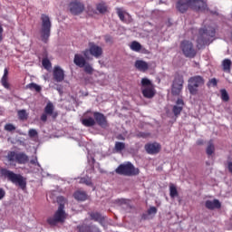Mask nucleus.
<instances>
[{
  "mask_svg": "<svg viewBox=\"0 0 232 232\" xmlns=\"http://www.w3.org/2000/svg\"><path fill=\"white\" fill-rule=\"evenodd\" d=\"M1 175L5 177L9 182L14 184V186H18L21 189H26V178L23 177V175L15 174L14 171L6 169H1Z\"/></svg>",
  "mask_w": 232,
  "mask_h": 232,
  "instance_id": "nucleus-1",
  "label": "nucleus"
},
{
  "mask_svg": "<svg viewBox=\"0 0 232 232\" xmlns=\"http://www.w3.org/2000/svg\"><path fill=\"white\" fill-rule=\"evenodd\" d=\"M215 35V27L208 25L198 30V35L196 38L198 46H204L211 43V38Z\"/></svg>",
  "mask_w": 232,
  "mask_h": 232,
  "instance_id": "nucleus-2",
  "label": "nucleus"
},
{
  "mask_svg": "<svg viewBox=\"0 0 232 232\" xmlns=\"http://www.w3.org/2000/svg\"><path fill=\"white\" fill-rule=\"evenodd\" d=\"M6 161L9 166H17V164H26L29 160L28 155L24 152H17L11 150L5 156Z\"/></svg>",
  "mask_w": 232,
  "mask_h": 232,
  "instance_id": "nucleus-3",
  "label": "nucleus"
},
{
  "mask_svg": "<svg viewBox=\"0 0 232 232\" xmlns=\"http://www.w3.org/2000/svg\"><path fill=\"white\" fill-rule=\"evenodd\" d=\"M188 82V90L190 95H197L198 93V89L202 88L206 83V80L200 75H195L190 77Z\"/></svg>",
  "mask_w": 232,
  "mask_h": 232,
  "instance_id": "nucleus-4",
  "label": "nucleus"
},
{
  "mask_svg": "<svg viewBox=\"0 0 232 232\" xmlns=\"http://www.w3.org/2000/svg\"><path fill=\"white\" fill-rule=\"evenodd\" d=\"M66 220V212L64 211V203H60L58 209L53 217L47 219V223L52 227L57 226V224H63Z\"/></svg>",
  "mask_w": 232,
  "mask_h": 232,
  "instance_id": "nucleus-5",
  "label": "nucleus"
},
{
  "mask_svg": "<svg viewBox=\"0 0 232 232\" xmlns=\"http://www.w3.org/2000/svg\"><path fill=\"white\" fill-rule=\"evenodd\" d=\"M41 21V40L43 41V43H48V39H50V32L52 30V21H50V17L46 14H42Z\"/></svg>",
  "mask_w": 232,
  "mask_h": 232,
  "instance_id": "nucleus-6",
  "label": "nucleus"
},
{
  "mask_svg": "<svg viewBox=\"0 0 232 232\" xmlns=\"http://www.w3.org/2000/svg\"><path fill=\"white\" fill-rule=\"evenodd\" d=\"M115 171L118 175H124L125 177L139 175V169L135 168L131 162L121 164Z\"/></svg>",
  "mask_w": 232,
  "mask_h": 232,
  "instance_id": "nucleus-7",
  "label": "nucleus"
},
{
  "mask_svg": "<svg viewBox=\"0 0 232 232\" xmlns=\"http://www.w3.org/2000/svg\"><path fill=\"white\" fill-rule=\"evenodd\" d=\"M180 48L185 57L193 59V57L197 55V51L195 50V47H193V44L189 41L185 40L181 42Z\"/></svg>",
  "mask_w": 232,
  "mask_h": 232,
  "instance_id": "nucleus-8",
  "label": "nucleus"
},
{
  "mask_svg": "<svg viewBox=\"0 0 232 232\" xmlns=\"http://www.w3.org/2000/svg\"><path fill=\"white\" fill-rule=\"evenodd\" d=\"M182 88H184V77L182 75H176L171 88L172 95H180Z\"/></svg>",
  "mask_w": 232,
  "mask_h": 232,
  "instance_id": "nucleus-9",
  "label": "nucleus"
},
{
  "mask_svg": "<svg viewBox=\"0 0 232 232\" xmlns=\"http://www.w3.org/2000/svg\"><path fill=\"white\" fill-rule=\"evenodd\" d=\"M69 11L72 15H79L84 12V4L79 0H72L69 4Z\"/></svg>",
  "mask_w": 232,
  "mask_h": 232,
  "instance_id": "nucleus-10",
  "label": "nucleus"
},
{
  "mask_svg": "<svg viewBox=\"0 0 232 232\" xmlns=\"http://www.w3.org/2000/svg\"><path fill=\"white\" fill-rule=\"evenodd\" d=\"M193 3H195V1L189 2V0H179L177 2L176 8L179 10V12L184 14V12H188V10H189L190 6L195 8Z\"/></svg>",
  "mask_w": 232,
  "mask_h": 232,
  "instance_id": "nucleus-11",
  "label": "nucleus"
},
{
  "mask_svg": "<svg viewBox=\"0 0 232 232\" xmlns=\"http://www.w3.org/2000/svg\"><path fill=\"white\" fill-rule=\"evenodd\" d=\"M89 52L92 57H95V59H100V57H102V47L95 44V43H89Z\"/></svg>",
  "mask_w": 232,
  "mask_h": 232,
  "instance_id": "nucleus-12",
  "label": "nucleus"
},
{
  "mask_svg": "<svg viewBox=\"0 0 232 232\" xmlns=\"http://www.w3.org/2000/svg\"><path fill=\"white\" fill-rule=\"evenodd\" d=\"M93 117L98 126H101V128H108V120L104 114L95 111L93 112Z\"/></svg>",
  "mask_w": 232,
  "mask_h": 232,
  "instance_id": "nucleus-13",
  "label": "nucleus"
},
{
  "mask_svg": "<svg viewBox=\"0 0 232 232\" xmlns=\"http://www.w3.org/2000/svg\"><path fill=\"white\" fill-rule=\"evenodd\" d=\"M191 1H194V7L190 6L191 10H195L196 12H205V10H208V4L204 0H189V3Z\"/></svg>",
  "mask_w": 232,
  "mask_h": 232,
  "instance_id": "nucleus-14",
  "label": "nucleus"
},
{
  "mask_svg": "<svg viewBox=\"0 0 232 232\" xmlns=\"http://www.w3.org/2000/svg\"><path fill=\"white\" fill-rule=\"evenodd\" d=\"M53 75L56 82H63L64 81V71L61 66H55L53 68Z\"/></svg>",
  "mask_w": 232,
  "mask_h": 232,
  "instance_id": "nucleus-15",
  "label": "nucleus"
},
{
  "mask_svg": "<svg viewBox=\"0 0 232 232\" xmlns=\"http://www.w3.org/2000/svg\"><path fill=\"white\" fill-rule=\"evenodd\" d=\"M145 150L149 155H157L160 151V144L157 142L147 144L145 145Z\"/></svg>",
  "mask_w": 232,
  "mask_h": 232,
  "instance_id": "nucleus-16",
  "label": "nucleus"
},
{
  "mask_svg": "<svg viewBox=\"0 0 232 232\" xmlns=\"http://www.w3.org/2000/svg\"><path fill=\"white\" fill-rule=\"evenodd\" d=\"M130 50H132V52H136L138 53L140 52H141V53H148V50H146V48L142 47L140 43H139L137 41H133L130 44Z\"/></svg>",
  "mask_w": 232,
  "mask_h": 232,
  "instance_id": "nucleus-17",
  "label": "nucleus"
},
{
  "mask_svg": "<svg viewBox=\"0 0 232 232\" xmlns=\"http://www.w3.org/2000/svg\"><path fill=\"white\" fill-rule=\"evenodd\" d=\"M134 66L136 70H139V72H148L150 69V64L142 60H137Z\"/></svg>",
  "mask_w": 232,
  "mask_h": 232,
  "instance_id": "nucleus-18",
  "label": "nucleus"
},
{
  "mask_svg": "<svg viewBox=\"0 0 232 232\" xmlns=\"http://www.w3.org/2000/svg\"><path fill=\"white\" fill-rule=\"evenodd\" d=\"M205 206L208 209H220L221 204L218 199L207 200Z\"/></svg>",
  "mask_w": 232,
  "mask_h": 232,
  "instance_id": "nucleus-19",
  "label": "nucleus"
},
{
  "mask_svg": "<svg viewBox=\"0 0 232 232\" xmlns=\"http://www.w3.org/2000/svg\"><path fill=\"white\" fill-rule=\"evenodd\" d=\"M73 63L76 64V66H79V68H84L86 64V59L82 57V54H75Z\"/></svg>",
  "mask_w": 232,
  "mask_h": 232,
  "instance_id": "nucleus-20",
  "label": "nucleus"
},
{
  "mask_svg": "<svg viewBox=\"0 0 232 232\" xmlns=\"http://www.w3.org/2000/svg\"><path fill=\"white\" fill-rule=\"evenodd\" d=\"M1 84L5 90H10V83L8 82V68H5L4 75L1 78Z\"/></svg>",
  "mask_w": 232,
  "mask_h": 232,
  "instance_id": "nucleus-21",
  "label": "nucleus"
},
{
  "mask_svg": "<svg viewBox=\"0 0 232 232\" xmlns=\"http://www.w3.org/2000/svg\"><path fill=\"white\" fill-rule=\"evenodd\" d=\"M141 90L143 96L146 97V99H153V97H155V90L153 87H146Z\"/></svg>",
  "mask_w": 232,
  "mask_h": 232,
  "instance_id": "nucleus-22",
  "label": "nucleus"
},
{
  "mask_svg": "<svg viewBox=\"0 0 232 232\" xmlns=\"http://www.w3.org/2000/svg\"><path fill=\"white\" fill-rule=\"evenodd\" d=\"M82 124L86 128H92L95 126V119L93 117H87L82 120Z\"/></svg>",
  "mask_w": 232,
  "mask_h": 232,
  "instance_id": "nucleus-23",
  "label": "nucleus"
},
{
  "mask_svg": "<svg viewBox=\"0 0 232 232\" xmlns=\"http://www.w3.org/2000/svg\"><path fill=\"white\" fill-rule=\"evenodd\" d=\"M73 197L76 200H79L80 202H84V200H86V198H88V196L86 195V192L84 191H76L73 194Z\"/></svg>",
  "mask_w": 232,
  "mask_h": 232,
  "instance_id": "nucleus-24",
  "label": "nucleus"
},
{
  "mask_svg": "<svg viewBox=\"0 0 232 232\" xmlns=\"http://www.w3.org/2000/svg\"><path fill=\"white\" fill-rule=\"evenodd\" d=\"M79 232H101L97 227H86L81 226L78 227Z\"/></svg>",
  "mask_w": 232,
  "mask_h": 232,
  "instance_id": "nucleus-25",
  "label": "nucleus"
},
{
  "mask_svg": "<svg viewBox=\"0 0 232 232\" xmlns=\"http://www.w3.org/2000/svg\"><path fill=\"white\" fill-rule=\"evenodd\" d=\"M113 150L116 153H121L123 150H126V143L122 141H116Z\"/></svg>",
  "mask_w": 232,
  "mask_h": 232,
  "instance_id": "nucleus-26",
  "label": "nucleus"
},
{
  "mask_svg": "<svg viewBox=\"0 0 232 232\" xmlns=\"http://www.w3.org/2000/svg\"><path fill=\"white\" fill-rule=\"evenodd\" d=\"M169 197L170 198H176V197H179V190H177V186L173 183L169 184Z\"/></svg>",
  "mask_w": 232,
  "mask_h": 232,
  "instance_id": "nucleus-27",
  "label": "nucleus"
},
{
  "mask_svg": "<svg viewBox=\"0 0 232 232\" xmlns=\"http://www.w3.org/2000/svg\"><path fill=\"white\" fill-rule=\"evenodd\" d=\"M222 66H223V72H226L227 73H229L231 72V60L225 59L222 62Z\"/></svg>",
  "mask_w": 232,
  "mask_h": 232,
  "instance_id": "nucleus-28",
  "label": "nucleus"
},
{
  "mask_svg": "<svg viewBox=\"0 0 232 232\" xmlns=\"http://www.w3.org/2000/svg\"><path fill=\"white\" fill-rule=\"evenodd\" d=\"M206 153L208 157H211L213 153H215V144H213V140H209L206 149Z\"/></svg>",
  "mask_w": 232,
  "mask_h": 232,
  "instance_id": "nucleus-29",
  "label": "nucleus"
},
{
  "mask_svg": "<svg viewBox=\"0 0 232 232\" xmlns=\"http://www.w3.org/2000/svg\"><path fill=\"white\" fill-rule=\"evenodd\" d=\"M54 110L55 107L53 106V103H52V102H48L44 108V113H46L47 115H53Z\"/></svg>",
  "mask_w": 232,
  "mask_h": 232,
  "instance_id": "nucleus-30",
  "label": "nucleus"
},
{
  "mask_svg": "<svg viewBox=\"0 0 232 232\" xmlns=\"http://www.w3.org/2000/svg\"><path fill=\"white\" fill-rule=\"evenodd\" d=\"M96 10L99 14H106V12H108V7L106 6V4H98L96 5Z\"/></svg>",
  "mask_w": 232,
  "mask_h": 232,
  "instance_id": "nucleus-31",
  "label": "nucleus"
},
{
  "mask_svg": "<svg viewBox=\"0 0 232 232\" xmlns=\"http://www.w3.org/2000/svg\"><path fill=\"white\" fill-rule=\"evenodd\" d=\"M80 184H85L86 186H92L93 183H92V178L90 177H84L80 179Z\"/></svg>",
  "mask_w": 232,
  "mask_h": 232,
  "instance_id": "nucleus-32",
  "label": "nucleus"
},
{
  "mask_svg": "<svg viewBox=\"0 0 232 232\" xmlns=\"http://www.w3.org/2000/svg\"><path fill=\"white\" fill-rule=\"evenodd\" d=\"M141 85H142V88H151V87H153V85L151 84V81H150V79H148V78H143L141 80Z\"/></svg>",
  "mask_w": 232,
  "mask_h": 232,
  "instance_id": "nucleus-33",
  "label": "nucleus"
},
{
  "mask_svg": "<svg viewBox=\"0 0 232 232\" xmlns=\"http://www.w3.org/2000/svg\"><path fill=\"white\" fill-rule=\"evenodd\" d=\"M26 88H28L29 90H34V92H41L42 88L41 85H38L37 83H29Z\"/></svg>",
  "mask_w": 232,
  "mask_h": 232,
  "instance_id": "nucleus-34",
  "label": "nucleus"
},
{
  "mask_svg": "<svg viewBox=\"0 0 232 232\" xmlns=\"http://www.w3.org/2000/svg\"><path fill=\"white\" fill-rule=\"evenodd\" d=\"M18 118L20 121H26L28 119V113H26L25 110L18 111Z\"/></svg>",
  "mask_w": 232,
  "mask_h": 232,
  "instance_id": "nucleus-35",
  "label": "nucleus"
},
{
  "mask_svg": "<svg viewBox=\"0 0 232 232\" xmlns=\"http://www.w3.org/2000/svg\"><path fill=\"white\" fill-rule=\"evenodd\" d=\"M220 93L222 101H224V102H227V101H229V94L227 93V91H226V89H223L220 91Z\"/></svg>",
  "mask_w": 232,
  "mask_h": 232,
  "instance_id": "nucleus-36",
  "label": "nucleus"
},
{
  "mask_svg": "<svg viewBox=\"0 0 232 232\" xmlns=\"http://www.w3.org/2000/svg\"><path fill=\"white\" fill-rule=\"evenodd\" d=\"M42 64L44 68H45V70H50V68H52V63L50 62V60H48V58H44L42 61Z\"/></svg>",
  "mask_w": 232,
  "mask_h": 232,
  "instance_id": "nucleus-37",
  "label": "nucleus"
},
{
  "mask_svg": "<svg viewBox=\"0 0 232 232\" xmlns=\"http://www.w3.org/2000/svg\"><path fill=\"white\" fill-rule=\"evenodd\" d=\"M91 218L92 220H95L96 222H99V220H102V217L99 214V212L92 213Z\"/></svg>",
  "mask_w": 232,
  "mask_h": 232,
  "instance_id": "nucleus-38",
  "label": "nucleus"
},
{
  "mask_svg": "<svg viewBox=\"0 0 232 232\" xmlns=\"http://www.w3.org/2000/svg\"><path fill=\"white\" fill-rule=\"evenodd\" d=\"M116 13L117 15L119 16V18L121 19V21H125L124 20V11H122V9L121 7H117L116 8Z\"/></svg>",
  "mask_w": 232,
  "mask_h": 232,
  "instance_id": "nucleus-39",
  "label": "nucleus"
},
{
  "mask_svg": "<svg viewBox=\"0 0 232 232\" xmlns=\"http://www.w3.org/2000/svg\"><path fill=\"white\" fill-rule=\"evenodd\" d=\"M85 73H89V75H92L93 73V67L90 65V63H85V66H83Z\"/></svg>",
  "mask_w": 232,
  "mask_h": 232,
  "instance_id": "nucleus-40",
  "label": "nucleus"
},
{
  "mask_svg": "<svg viewBox=\"0 0 232 232\" xmlns=\"http://www.w3.org/2000/svg\"><path fill=\"white\" fill-rule=\"evenodd\" d=\"M182 106H179V105H175L174 107H173V113H174V115H180V112L182 111Z\"/></svg>",
  "mask_w": 232,
  "mask_h": 232,
  "instance_id": "nucleus-41",
  "label": "nucleus"
},
{
  "mask_svg": "<svg viewBox=\"0 0 232 232\" xmlns=\"http://www.w3.org/2000/svg\"><path fill=\"white\" fill-rule=\"evenodd\" d=\"M5 131H15V126L12 123H7L5 125Z\"/></svg>",
  "mask_w": 232,
  "mask_h": 232,
  "instance_id": "nucleus-42",
  "label": "nucleus"
},
{
  "mask_svg": "<svg viewBox=\"0 0 232 232\" xmlns=\"http://www.w3.org/2000/svg\"><path fill=\"white\" fill-rule=\"evenodd\" d=\"M87 159H88V162L91 165L92 169H93V164H95V159L92 158V155H90V153L87 155Z\"/></svg>",
  "mask_w": 232,
  "mask_h": 232,
  "instance_id": "nucleus-43",
  "label": "nucleus"
},
{
  "mask_svg": "<svg viewBox=\"0 0 232 232\" xmlns=\"http://www.w3.org/2000/svg\"><path fill=\"white\" fill-rule=\"evenodd\" d=\"M218 83V82L217 81V78H212L208 81V82L207 83V86H217V84Z\"/></svg>",
  "mask_w": 232,
  "mask_h": 232,
  "instance_id": "nucleus-44",
  "label": "nucleus"
},
{
  "mask_svg": "<svg viewBox=\"0 0 232 232\" xmlns=\"http://www.w3.org/2000/svg\"><path fill=\"white\" fill-rule=\"evenodd\" d=\"M104 41L105 43H107L108 44H113V37H111V35L110 34H106L104 36Z\"/></svg>",
  "mask_w": 232,
  "mask_h": 232,
  "instance_id": "nucleus-45",
  "label": "nucleus"
},
{
  "mask_svg": "<svg viewBox=\"0 0 232 232\" xmlns=\"http://www.w3.org/2000/svg\"><path fill=\"white\" fill-rule=\"evenodd\" d=\"M28 135L31 139H34V137H37V130L35 129H31L28 131Z\"/></svg>",
  "mask_w": 232,
  "mask_h": 232,
  "instance_id": "nucleus-46",
  "label": "nucleus"
},
{
  "mask_svg": "<svg viewBox=\"0 0 232 232\" xmlns=\"http://www.w3.org/2000/svg\"><path fill=\"white\" fill-rule=\"evenodd\" d=\"M148 215H157V208L155 207H150L148 211Z\"/></svg>",
  "mask_w": 232,
  "mask_h": 232,
  "instance_id": "nucleus-47",
  "label": "nucleus"
},
{
  "mask_svg": "<svg viewBox=\"0 0 232 232\" xmlns=\"http://www.w3.org/2000/svg\"><path fill=\"white\" fill-rule=\"evenodd\" d=\"M119 204H121V206H130V200L128 199H118Z\"/></svg>",
  "mask_w": 232,
  "mask_h": 232,
  "instance_id": "nucleus-48",
  "label": "nucleus"
},
{
  "mask_svg": "<svg viewBox=\"0 0 232 232\" xmlns=\"http://www.w3.org/2000/svg\"><path fill=\"white\" fill-rule=\"evenodd\" d=\"M6 195V191H5V188H0V200H3Z\"/></svg>",
  "mask_w": 232,
  "mask_h": 232,
  "instance_id": "nucleus-49",
  "label": "nucleus"
},
{
  "mask_svg": "<svg viewBox=\"0 0 232 232\" xmlns=\"http://www.w3.org/2000/svg\"><path fill=\"white\" fill-rule=\"evenodd\" d=\"M176 104V106H181V108H184V101L182 99H178Z\"/></svg>",
  "mask_w": 232,
  "mask_h": 232,
  "instance_id": "nucleus-50",
  "label": "nucleus"
},
{
  "mask_svg": "<svg viewBox=\"0 0 232 232\" xmlns=\"http://www.w3.org/2000/svg\"><path fill=\"white\" fill-rule=\"evenodd\" d=\"M41 121H43V122H46V121H48V114H46V112L42 114Z\"/></svg>",
  "mask_w": 232,
  "mask_h": 232,
  "instance_id": "nucleus-51",
  "label": "nucleus"
},
{
  "mask_svg": "<svg viewBox=\"0 0 232 232\" xmlns=\"http://www.w3.org/2000/svg\"><path fill=\"white\" fill-rule=\"evenodd\" d=\"M30 163L31 164H37V166H40L39 162L37 161L36 156L33 160H31Z\"/></svg>",
  "mask_w": 232,
  "mask_h": 232,
  "instance_id": "nucleus-52",
  "label": "nucleus"
},
{
  "mask_svg": "<svg viewBox=\"0 0 232 232\" xmlns=\"http://www.w3.org/2000/svg\"><path fill=\"white\" fill-rule=\"evenodd\" d=\"M89 54H90V49H86L85 51H83L84 57H88Z\"/></svg>",
  "mask_w": 232,
  "mask_h": 232,
  "instance_id": "nucleus-53",
  "label": "nucleus"
},
{
  "mask_svg": "<svg viewBox=\"0 0 232 232\" xmlns=\"http://www.w3.org/2000/svg\"><path fill=\"white\" fill-rule=\"evenodd\" d=\"M0 41H3V26L0 25Z\"/></svg>",
  "mask_w": 232,
  "mask_h": 232,
  "instance_id": "nucleus-54",
  "label": "nucleus"
},
{
  "mask_svg": "<svg viewBox=\"0 0 232 232\" xmlns=\"http://www.w3.org/2000/svg\"><path fill=\"white\" fill-rule=\"evenodd\" d=\"M228 171L232 173V161L228 162Z\"/></svg>",
  "mask_w": 232,
  "mask_h": 232,
  "instance_id": "nucleus-55",
  "label": "nucleus"
},
{
  "mask_svg": "<svg viewBox=\"0 0 232 232\" xmlns=\"http://www.w3.org/2000/svg\"><path fill=\"white\" fill-rule=\"evenodd\" d=\"M117 139H118V140H125L124 136H122V135H118Z\"/></svg>",
  "mask_w": 232,
  "mask_h": 232,
  "instance_id": "nucleus-56",
  "label": "nucleus"
},
{
  "mask_svg": "<svg viewBox=\"0 0 232 232\" xmlns=\"http://www.w3.org/2000/svg\"><path fill=\"white\" fill-rule=\"evenodd\" d=\"M197 32H198V30H197V29H192V34H197Z\"/></svg>",
  "mask_w": 232,
  "mask_h": 232,
  "instance_id": "nucleus-57",
  "label": "nucleus"
},
{
  "mask_svg": "<svg viewBox=\"0 0 232 232\" xmlns=\"http://www.w3.org/2000/svg\"><path fill=\"white\" fill-rule=\"evenodd\" d=\"M58 200H64V198L59 197V198H58Z\"/></svg>",
  "mask_w": 232,
  "mask_h": 232,
  "instance_id": "nucleus-58",
  "label": "nucleus"
},
{
  "mask_svg": "<svg viewBox=\"0 0 232 232\" xmlns=\"http://www.w3.org/2000/svg\"><path fill=\"white\" fill-rule=\"evenodd\" d=\"M198 144H202V140H198Z\"/></svg>",
  "mask_w": 232,
  "mask_h": 232,
  "instance_id": "nucleus-59",
  "label": "nucleus"
},
{
  "mask_svg": "<svg viewBox=\"0 0 232 232\" xmlns=\"http://www.w3.org/2000/svg\"><path fill=\"white\" fill-rule=\"evenodd\" d=\"M125 206H127V207H129V208H131V207H130V205H125Z\"/></svg>",
  "mask_w": 232,
  "mask_h": 232,
  "instance_id": "nucleus-60",
  "label": "nucleus"
}]
</instances>
